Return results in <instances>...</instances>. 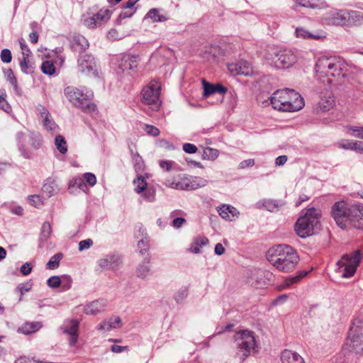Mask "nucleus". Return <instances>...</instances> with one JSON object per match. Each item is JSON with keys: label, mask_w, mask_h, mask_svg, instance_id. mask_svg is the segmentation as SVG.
Segmentation results:
<instances>
[{"label": "nucleus", "mask_w": 363, "mask_h": 363, "mask_svg": "<svg viewBox=\"0 0 363 363\" xmlns=\"http://www.w3.org/2000/svg\"><path fill=\"white\" fill-rule=\"evenodd\" d=\"M145 131L147 133V134L152 135V136H157L160 135V130L152 125H145Z\"/></svg>", "instance_id": "61"}, {"label": "nucleus", "mask_w": 363, "mask_h": 363, "mask_svg": "<svg viewBox=\"0 0 363 363\" xmlns=\"http://www.w3.org/2000/svg\"><path fill=\"white\" fill-rule=\"evenodd\" d=\"M74 187L83 191L84 192H86L88 190L87 185L82 177H74L69 182V189L71 190Z\"/></svg>", "instance_id": "34"}, {"label": "nucleus", "mask_w": 363, "mask_h": 363, "mask_svg": "<svg viewBox=\"0 0 363 363\" xmlns=\"http://www.w3.org/2000/svg\"><path fill=\"white\" fill-rule=\"evenodd\" d=\"M65 94L74 106L84 111L91 113L96 110V105L91 102L94 94L86 87L67 86L65 89Z\"/></svg>", "instance_id": "3"}, {"label": "nucleus", "mask_w": 363, "mask_h": 363, "mask_svg": "<svg viewBox=\"0 0 363 363\" xmlns=\"http://www.w3.org/2000/svg\"><path fill=\"white\" fill-rule=\"evenodd\" d=\"M123 37V35L119 34L118 30L113 28L111 29L107 33V38L113 41L121 40Z\"/></svg>", "instance_id": "59"}, {"label": "nucleus", "mask_w": 363, "mask_h": 363, "mask_svg": "<svg viewBox=\"0 0 363 363\" xmlns=\"http://www.w3.org/2000/svg\"><path fill=\"white\" fill-rule=\"evenodd\" d=\"M59 190V188L55 180L49 178L42 187V196L45 199H48L55 195Z\"/></svg>", "instance_id": "27"}, {"label": "nucleus", "mask_w": 363, "mask_h": 363, "mask_svg": "<svg viewBox=\"0 0 363 363\" xmlns=\"http://www.w3.org/2000/svg\"><path fill=\"white\" fill-rule=\"evenodd\" d=\"M30 56H23V58L20 61V67L23 72L26 74L33 72V67L30 65L28 57Z\"/></svg>", "instance_id": "47"}, {"label": "nucleus", "mask_w": 363, "mask_h": 363, "mask_svg": "<svg viewBox=\"0 0 363 363\" xmlns=\"http://www.w3.org/2000/svg\"><path fill=\"white\" fill-rule=\"evenodd\" d=\"M335 104V100L333 96L329 94L328 96L322 97L318 102V108L323 111H328L333 107Z\"/></svg>", "instance_id": "31"}, {"label": "nucleus", "mask_w": 363, "mask_h": 363, "mask_svg": "<svg viewBox=\"0 0 363 363\" xmlns=\"http://www.w3.org/2000/svg\"><path fill=\"white\" fill-rule=\"evenodd\" d=\"M42 72L48 75H52L55 72V67L51 61H45L41 66Z\"/></svg>", "instance_id": "46"}, {"label": "nucleus", "mask_w": 363, "mask_h": 363, "mask_svg": "<svg viewBox=\"0 0 363 363\" xmlns=\"http://www.w3.org/2000/svg\"><path fill=\"white\" fill-rule=\"evenodd\" d=\"M347 64L341 57L337 56H322L319 57L315 64L316 72L326 76L345 77Z\"/></svg>", "instance_id": "5"}, {"label": "nucleus", "mask_w": 363, "mask_h": 363, "mask_svg": "<svg viewBox=\"0 0 363 363\" xmlns=\"http://www.w3.org/2000/svg\"><path fill=\"white\" fill-rule=\"evenodd\" d=\"M182 189L186 190H196L199 189V187L195 179H193L192 180H187L186 182H184V186H182Z\"/></svg>", "instance_id": "58"}, {"label": "nucleus", "mask_w": 363, "mask_h": 363, "mask_svg": "<svg viewBox=\"0 0 363 363\" xmlns=\"http://www.w3.org/2000/svg\"><path fill=\"white\" fill-rule=\"evenodd\" d=\"M208 242V240L206 237H197L194 239L189 251L194 254H199L201 252L200 247L206 245Z\"/></svg>", "instance_id": "29"}, {"label": "nucleus", "mask_w": 363, "mask_h": 363, "mask_svg": "<svg viewBox=\"0 0 363 363\" xmlns=\"http://www.w3.org/2000/svg\"><path fill=\"white\" fill-rule=\"evenodd\" d=\"M79 321L76 319H67L60 326V329L64 334L69 336L68 343L69 347H74L79 338Z\"/></svg>", "instance_id": "12"}, {"label": "nucleus", "mask_w": 363, "mask_h": 363, "mask_svg": "<svg viewBox=\"0 0 363 363\" xmlns=\"http://www.w3.org/2000/svg\"><path fill=\"white\" fill-rule=\"evenodd\" d=\"M219 155V152L216 149L212 147H206L203 150L202 157L203 160H216Z\"/></svg>", "instance_id": "45"}, {"label": "nucleus", "mask_w": 363, "mask_h": 363, "mask_svg": "<svg viewBox=\"0 0 363 363\" xmlns=\"http://www.w3.org/2000/svg\"><path fill=\"white\" fill-rule=\"evenodd\" d=\"M96 21L99 23V26L101 25V22L106 21L110 18V12L108 10H101L97 13L93 15Z\"/></svg>", "instance_id": "50"}, {"label": "nucleus", "mask_w": 363, "mask_h": 363, "mask_svg": "<svg viewBox=\"0 0 363 363\" xmlns=\"http://www.w3.org/2000/svg\"><path fill=\"white\" fill-rule=\"evenodd\" d=\"M93 244H94V242L90 238L83 240L80 241L79 243V250L83 251V250H87V249L90 248L93 245Z\"/></svg>", "instance_id": "60"}, {"label": "nucleus", "mask_w": 363, "mask_h": 363, "mask_svg": "<svg viewBox=\"0 0 363 363\" xmlns=\"http://www.w3.org/2000/svg\"><path fill=\"white\" fill-rule=\"evenodd\" d=\"M352 220L357 228L363 229V206H352Z\"/></svg>", "instance_id": "22"}, {"label": "nucleus", "mask_w": 363, "mask_h": 363, "mask_svg": "<svg viewBox=\"0 0 363 363\" xmlns=\"http://www.w3.org/2000/svg\"><path fill=\"white\" fill-rule=\"evenodd\" d=\"M188 292L186 289H182L179 291L175 295V301L177 303H182L187 296Z\"/></svg>", "instance_id": "63"}, {"label": "nucleus", "mask_w": 363, "mask_h": 363, "mask_svg": "<svg viewBox=\"0 0 363 363\" xmlns=\"http://www.w3.org/2000/svg\"><path fill=\"white\" fill-rule=\"evenodd\" d=\"M361 260L360 251L357 250L352 254H345L337 262V272L344 278L352 277Z\"/></svg>", "instance_id": "8"}, {"label": "nucleus", "mask_w": 363, "mask_h": 363, "mask_svg": "<svg viewBox=\"0 0 363 363\" xmlns=\"http://www.w3.org/2000/svg\"><path fill=\"white\" fill-rule=\"evenodd\" d=\"M108 301L106 299H97L86 304L84 312L87 315H96L106 310Z\"/></svg>", "instance_id": "16"}, {"label": "nucleus", "mask_w": 363, "mask_h": 363, "mask_svg": "<svg viewBox=\"0 0 363 363\" xmlns=\"http://www.w3.org/2000/svg\"><path fill=\"white\" fill-rule=\"evenodd\" d=\"M346 130L350 135L363 140V126L348 125Z\"/></svg>", "instance_id": "38"}, {"label": "nucleus", "mask_w": 363, "mask_h": 363, "mask_svg": "<svg viewBox=\"0 0 363 363\" xmlns=\"http://www.w3.org/2000/svg\"><path fill=\"white\" fill-rule=\"evenodd\" d=\"M62 284L60 286H62L63 291H67L69 290L72 286V279L69 275H62L61 277Z\"/></svg>", "instance_id": "51"}, {"label": "nucleus", "mask_w": 363, "mask_h": 363, "mask_svg": "<svg viewBox=\"0 0 363 363\" xmlns=\"http://www.w3.org/2000/svg\"><path fill=\"white\" fill-rule=\"evenodd\" d=\"M135 185V191L137 194L143 193L147 188V183L143 176H138L137 179L133 180Z\"/></svg>", "instance_id": "35"}, {"label": "nucleus", "mask_w": 363, "mask_h": 363, "mask_svg": "<svg viewBox=\"0 0 363 363\" xmlns=\"http://www.w3.org/2000/svg\"><path fill=\"white\" fill-rule=\"evenodd\" d=\"M302 6L305 8L315 9L318 4H315L312 0H296L293 6V9L298 11V7Z\"/></svg>", "instance_id": "42"}, {"label": "nucleus", "mask_w": 363, "mask_h": 363, "mask_svg": "<svg viewBox=\"0 0 363 363\" xmlns=\"http://www.w3.org/2000/svg\"><path fill=\"white\" fill-rule=\"evenodd\" d=\"M29 203L35 207L39 208L44 204V201L45 200L44 197L41 195L34 194L30 195L28 198Z\"/></svg>", "instance_id": "44"}, {"label": "nucleus", "mask_w": 363, "mask_h": 363, "mask_svg": "<svg viewBox=\"0 0 363 363\" xmlns=\"http://www.w3.org/2000/svg\"><path fill=\"white\" fill-rule=\"evenodd\" d=\"M5 75L7 80L13 86H17V80L13 74V71L11 69L5 71Z\"/></svg>", "instance_id": "64"}, {"label": "nucleus", "mask_w": 363, "mask_h": 363, "mask_svg": "<svg viewBox=\"0 0 363 363\" xmlns=\"http://www.w3.org/2000/svg\"><path fill=\"white\" fill-rule=\"evenodd\" d=\"M228 71L234 76H250L253 71L251 65L246 60H240L228 65Z\"/></svg>", "instance_id": "13"}, {"label": "nucleus", "mask_w": 363, "mask_h": 363, "mask_svg": "<svg viewBox=\"0 0 363 363\" xmlns=\"http://www.w3.org/2000/svg\"><path fill=\"white\" fill-rule=\"evenodd\" d=\"M281 363H306L304 358L297 352L285 349L281 352Z\"/></svg>", "instance_id": "19"}, {"label": "nucleus", "mask_w": 363, "mask_h": 363, "mask_svg": "<svg viewBox=\"0 0 363 363\" xmlns=\"http://www.w3.org/2000/svg\"><path fill=\"white\" fill-rule=\"evenodd\" d=\"M44 127L49 130H55L57 125L55 121L52 120L50 114L46 115L45 117L42 118Z\"/></svg>", "instance_id": "49"}, {"label": "nucleus", "mask_w": 363, "mask_h": 363, "mask_svg": "<svg viewBox=\"0 0 363 363\" xmlns=\"http://www.w3.org/2000/svg\"><path fill=\"white\" fill-rule=\"evenodd\" d=\"M33 284L30 281L20 284L17 286L16 290L23 296L25 293L31 290Z\"/></svg>", "instance_id": "53"}, {"label": "nucleus", "mask_w": 363, "mask_h": 363, "mask_svg": "<svg viewBox=\"0 0 363 363\" xmlns=\"http://www.w3.org/2000/svg\"><path fill=\"white\" fill-rule=\"evenodd\" d=\"M52 232V228L48 222H44L40 231V240L42 242H46L50 238Z\"/></svg>", "instance_id": "41"}, {"label": "nucleus", "mask_w": 363, "mask_h": 363, "mask_svg": "<svg viewBox=\"0 0 363 363\" xmlns=\"http://www.w3.org/2000/svg\"><path fill=\"white\" fill-rule=\"evenodd\" d=\"M1 60L4 63H9L12 60L11 52L9 49H3L1 52Z\"/></svg>", "instance_id": "55"}, {"label": "nucleus", "mask_w": 363, "mask_h": 363, "mask_svg": "<svg viewBox=\"0 0 363 363\" xmlns=\"http://www.w3.org/2000/svg\"><path fill=\"white\" fill-rule=\"evenodd\" d=\"M62 257L63 255L61 252L54 255L46 264V268L48 269H55L58 268L60 262Z\"/></svg>", "instance_id": "37"}, {"label": "nucleus", "mask_w": 363, "mask_h": 363, "mask_svg": "<svg viewBox=\"0 0 363 363\" xmlns=\"http://www.w3.org/2000/svg\"><path fill=\"white\" fill-rule=\"evenodd\" d=\"M139 232L141 233L142 238L138 242V250L141 255L145 256L150 255L149 252L150 249V239L145 232V228L143 226L139 228Z\"/></svg>", "instance_id": "21"}, {"label": "nucleus", "mask_w": 363, "mask_h": 363, "mask_svg": "<svg viewBox=\"0 0 363 363\" xmlns=\"http://www.w3.org/2000/svg\"><path fill=\"white\" fill-rule=\"evenodd\" d=\"M28 144L34 149L38 150L42 145V138L38 133H30L29 134Z\"/></svg>", "instance_id": "36"}, {"label": "nucleus", "mask_w": 363, "mask_h": 363, "mask_svg": "<svg viewBox=\"0 0 363 363\" xmlns=\"http://www.w3.org/2000/svg\"><path fill=\"white\" fill-rule=\"evenodd\" d=\"M151 256H145L143 261L138 264L135 269V274L138 277L145 279L151 272Z\"/></svg>", "instance_id": "20"}, {"label": "nucleus", "mask_w": 363, "mask_h": 363, "mask_svg": "<svg viewBox=\"0 0 363 363\" xmlns=\"http://www.w3.org/2000/svg\"><path fill=\"white\" fill-rule=\"evenodd\" d=\"M145 18H150L153 22H164L168 20V17L160 14L157 9H151L145 15Z\"/></svg>", "instance_id": "33"}, {"label": "nucleus", "mask_w": 363, "mask_h": 363, "mask_svg": "<svg viewBox=\"0 0 363 363\" xmlns=\"http://www.w3.org/2000/svg\"><path fill=\"white\" fill-rule=\"evenodd\" d=\"M267 259L279 271L289 272L296 267L299 257L291 247L277 245L268 250Z\"/></svg>", "instance_id": "1"}, {"label": "nucleus", "mask_w": 363, "mask_h": 363, "mask_svg": "<svg viewBox=\"0 0 363 363\" xmlns=\"http://www.w3.org/2000/svg\"><path fill=\"white\" fill-rule=\"evenodd\" d=\"M352 206L344 201L335 202L331 208V216L336 224L344 229L347 223L352 220Z\"/></svg>", "instance_id": "9"}, {"label": "nucleus", "mask_w": 363, "mask_h": 363, "mask_svg": "<svg viewBox=\"0 0 363 363\" xmlns=\"http://www.w3.org/2000/svg\"><path fill=\"white\" fill-rule=\"evenodd\" d=\"M55 144L60 153L64 155L67 152V143L62 135H59L55 137Z\"/></svg>", "instance_id": "43"}, {"label": "nucleus", "mask_w": 363, "mask_h": 363, "mask_svg": "<svg viewBox=\"0 0 363 363\" xmlns=\"http://www.w3.org/2000/svg\"><path fill=\"white\" fill-rule=\"evenodd\" d=\"M347 25L362 24L363 23V14L357 11H347Z\"/></svg>", "instance_id": "32"}, {"label": "nucleus", "mask_w": 363, "mask_h": 363, "mask_svg": "<svg viewBox=\"0 0 363 363\" xmlns=\"http://www.w3.org/2000/svg\"><path fill=\"white\" fill-rule=\"evenodd\" d=\"M345 347L357 354H363V337L350 334L346 340Z\"/></svg>", "instance_id": "15"}, {"label": "nucleus", "mask_w": 363, "mask_h": 363, "mask_svg": "<svg viewBox=\"0 0 363 363\" xmlns=\"http://www.w3.org/2000/svg\"><path fill=\"white\" fill-rule=\"evenodd\" d=\"M19 44L22 51L23 56H30L31 54V51L27 45L26 41L23 38L19 40Z\"/></svg>", "instance_id": "62"}, {"label": "nucleus", "mask_w": 363, "mask_h": 363, "mask_svg": "<svg viewBox=\"0 0 363 363\" xmlns=\"http://www.w3.org/2000/svg\"><path fill=\"white\" fill-rule=\"evenodd\" d=\"M121 319L118 316H113L104 320L100 323L97 329L101 331H110L114 328H118L121 326Z\"/></svg>", "instance_id": "25"}, {"label": "nucleus", "mask_w": 363, "mask_h": 363, "mask_svg": "<svg viewBox=\"0 0 363 363\" xmlns=\"http://www.w3.org/2000/svg\"><path fill=\"white\" fill-rule=\"evenodd\" d=\"M133 161L136 172L141 171L144 167L142 157L139 155H133Z\"/></svg>", "instance_id": "54"}, {"label": "nucleus", "mask_w": 363, "mask_h": 363, "mask_svg": "<svg viewBox=\"0 0 363 363\" xmlns=\"http://www.w3.org/2000/svg\"><path fill=\"white\" fill-rule=\"evenodd\" d=\"M77 69L86 76L97 74L96 64L94 57L89 54H80L77 60Z\"/></svg>", "instance_id": "11"}, {"label": "nucleus", "mask_w": 363, "mask_h": 363, "mask_svg": "<svg viewBox=\"0 0 363 363\" xmlns=\"http://www.w3.org/2000/svg\"><path fill=\"white\" fill-rule=\"evenodd\" d=\"M62 284V281L60 277L52 276L50 277L47 281V284L50 288L56 289L59 287Z\"/></svg>", "instance_id": "52"}, {"label": "nucleus", "mask_w": 363, "mask_h": 363, "mask_svg": "<svg viewBox=\"0 0 363 363\" xmlns=\"http://www.w3.org/2000/svg\"><path fill=\"white\" fill-rule=\"evenodd\" d=\"M219 215L225 220H232L235 218H238L240 215V212L235 207L223 204L218 208Z\"/></svg>", "instance_id": "23"}, {"label": "nucleus", "mask_w": 363, "mask_h": 363, "mask_svg": "<svg viewBox=\"0 0 363 363\" xmlns=\"http://www.w3.org/2000/svg\"><path fill=\"white\" fill-rule=\"evenodd\" d=\"M347 10H335L330 11L328 16L330 23L336 26L347 25Z\"/></svg>", "instance_id": "18"}, {"label": "nucleus", "mask_w": 363, "mask_h": 363, "mask_svg": "<svg viewBox=\"0 0 363 363\" xmlns=\"http://www.w3.org/2000/svg\"><path fill=\"white\" fill-rule=\"evenodd\" d=\"M272 107L278 111L294 112L304 106V101L294 89H284L275 91L270 96Z\"/></svg>", "instance_id": "2"}, {"label": "nucleus", "mask_w": 363, "mask_h": 363, "mask_svg": "<svg viewBox=\"0 0 363 363\" xmlns=\"http://www.w3.org/2000/svg\"><path fill=\"white\" fill-rule=\"evenodd\" d=\"M7 94L5 89H0V109L6 113L11 111V107L6 101Z\"/></svg>", "instance_id": "39"}, {"label": "nucleus", "mask_w": 363, "mask_h": 363, "mask_svg": "<svg viewBox=\"0 0 363 363\" xmlns=\"http://www.w3.org/2000/svg\"><path fill=\"white\" fill-rule=\"evenodd\" d=\"M160 88L159 82H151L141 91L143 102L150 106L152 110H157L161 105L160 99Z\"/></svg>", "instance_id": "10"}, {"label": "nucleus", "mask_w": 363, "mask_h": 363, "mask_svg": "<svg viewBox=\"0 0 363 363\" xmlns=\"http://www.w3.org/2000/svg\"><path fill=\"white\" fill-rule=\"evenodd\" d=\"M236 345L235 357L242 362L257 347L253 332L245 330L235 333L234 336Z\"/></svg>", "instance_id": "6"}, {"label": "nucleus", "mask_w": 363, "mask_h": 363, "mask_svg": "<svg viewBox=\"0 0 363 363\" xmlns=\"http://www.w3.org/2000/svg\"><path fill=\"white\" fill-rule=\"evenodd\" d=\"M143 198L148 202H153L156 199V191L154 188H147L143 194Z\"/></svg>", "instance_id": "48"}, {"label": "nucleus", "mask_w": 363, "mask_h": 363, "mask_svg": "<svg viewBox=\"0 0 363 363\" xmlns=\"http://www.w3.org/2000/svg\"><path fill=\"white\" fill-rule=\"evenodd\" d=\"M267 62L277 69H286L293 66L298 60L296 53L291 50H281L267 52L265 55Z\"/></svg>", "instance_id": "7"}, {"label": "nucleus", "mask_w": 363, "mask_h": 363, "mask_svg": "<svg viewBox=\"0 0 363 363\" xmlns=\"http://www.w3.org/2000/svg\"><path fill=\"white\" fill-rule=\"evenodd\" d=\"M71 47L74 51L85 50L89 47L88 40L81 35H74L70 40Z\"/></svg>", "instance_id": "28"}, {"label": "nucleus", "mask_w": 363, "mask_h": 363, "mask_svg": "<svg viewBox=\"0 0 363 363\" xmlns=\"http://www.w3.org/2000/svg\"><path fill=\"white\" fill-rule=\"evenodd\" d=\"M120 257L116 254L106 255L98 260L99 266L103 269H115L120 264Z\"/></svg>", "instance_id": "17"}, {"label": "nucleus", "mask_w": 363, "mask_h": 363, "mask_svg": "<svg viewBox=\"0 0 363 363\" xmlns=\"http://www.w3.org/2000/svg\"><path fill=\"white\" fill-rule=\"evenodd\" d=\"M320 230V223L318 211L311 208L300 217L296 223L295 230L302 238L311 236Z\"/></svg>", "instance_id": "4"}, {"label": "nucleus", "mask_w": 363, "mask_h": 363, "mask_svg": "<svg viewBox=\"0 0 363 363\" xmlns=\"http://www.w3.org/2000/svg\"><path fill=\"white\" fill-rule=\"evenodd\" d=\"M138 66V56L124 55L118 65L119 69L124 72L136 68Z\"/></svg>", "instance_id": "24"}, {"label": "nucleus", "mask_w": 363, "mask_h": 363, "mask_svg": "<svg viewBox=\"0 0 363 363\" xmlns=\"http://www.w3.org/2000/svg\"><path fill=\"white\" fill-rule=\"evenodd\" d=\"M83 179L90 186H94L96 183V177L95 174L90 172L85 173Z\"/></svg>", "instance_id": "57"}, {"label": "nucleus", "mask_w": 363, "mask_h": 363, "mask_svg": "<svg viewBox=\"0 0 363 363\" xmlns=\"http://www.w3.org/2000/svg\"><path fill=\"white\" fill-rule=\"evenodd\" d=\"M354 141L350 140H342L337 143L339 148L343 150H352Z\"/></svg>", "instance_id": "56"}, {"label": "nucleus", "mask_w": 363, "mask_h": 363, "mask_svg": "<svg viewBox=\"0 0 363 363\" xmlns=\"http://www.w3.org/2000/svg\"><path fill=\"white\" fill-rule=\"evenodd\" d=\"M41 327L42 324L40 322L26 323L18 329V331L23 334L28 335L38 331Z\"/></svg>", "instance_id": "30"}, {"label": "nucleus", "mask_w": 363, "mask_h": 363, "mask_svg": "<svg viewBox=\"0 0 363 363\" xmlns=\"http://www.w3.org/2000/svg\"><path fill=\"white\" fill-rule=\"evenodd\" d=\"M264 208L269 211H274L279 206V202L273 199H263L259 202Z\"/></svg>", "instance_id": "40"}, {"label": "nucleus", "mask_w": 363, "mask_h": 363, "mask_svg": "<svg viewBox=\"0 0 363 363\" xmlns=\"http://www.w3.org/2000/svg\"><path fill=\"white\" fill-rule=\"evenodd\" d=\"M203 96L208 97L213 94H225L227 91V89L220 84H212L203 80Z\"/></svg>", "instance_id": "26"}, {"label": "nucleus", "mask_w": 363, "mask_h": 363, "mask_svg": "<svg viewBox=\"0 0 363 363\" xmlns=\"http://www.w3.org/2000/svg\"><path fill=\"white\" fill-rule=\"evenodd\" d=\"M16 140L21 155L26 159L31 158L33 154L28 148L29 135H26L23 132H18L16 135Z\"/></svg>", "instance_id": "14"}]
</instances>
